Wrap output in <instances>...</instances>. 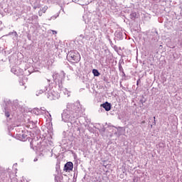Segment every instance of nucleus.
<instances>
[{"label": "nucleus", "mask_w": 182, "mask_h": 182, "mask_svg": "<svg viewBox=\"0 0 182 182\" xmlns=\"http://www.w3.org/2000/svg\"><path fill=\"white\" fill-rule=\"evenodd\" d=\"M80 103L75 102V104L68 103L67 105V109L62 113V120L65 123H69L72 122V116L74 118L77 119L80 116L81 113Z\"/></svg>", "instance_id": "1"}, {"label": "nucleus", "mask_w": 182, "mask_h": 182, "mask_svg": "<svg viewBox=\"0 0 182 182\" xmlns=\"http://www.w3.org/2000/svg\"><path fill=\"white\" fill-rule=\"evenodd\" d=\"M6 107H4V114L6 117H9L11 113H14L18 109V100L11 101V100L6 99L4 100Z\"/></svg>", "instance_id": "2"}, {"label": "nucleus", "mask_w": 182, "mask_h": 182, "mask_svg": "<svg viewBox=\"0 0 182 182\" xmlns=\"http://www.w3.org/2000/svg\"><path fill=\"white\" fill-rule=\"evenodd\" d=\"M36 147L37 151L39 153V156H45L48 153V151H52V148L49 146V145L45 142H42L40 144V145L35 146Z\"/></svg>", "instance_id": "3"}, {"label": "nucleus", "mask_w": 182, "mask_h": 182, "mask_svg": "<svg viewBox=\"0 0 182 182\" xmlns=\"http://www.w3.org/2000/svg\"><path fill=\"white\" fill-rule=\"evenodd\" d=\"M68 59L73 62V63H77L80 62V54L77 50H71L67 55Z\"/></svg>", "instance_id": "4"}, {"label": "nucleus", "mask_w": 182, "mask_h": 182, "mask_svg": "<svg viewBox=\"0 0 182 182\" xmlns=\"http://www.w3.org/2000/svg\"><path fill=\"white\" fill-rule=\"evenodd\" d=\"M45 92L48 99L50 100H56V99H59V94L57 92L53 91V90H50V87H48Z\"/></svg>", "instance_id": "5"}, {"label": "nucleus", "mask_w": 182, "mask_h": 182, "mask_svg": "<svg viewBox=\"0 0 182 182\" xmlns=\"http://www.w3.org/2000/svg\"><path fill=\"white\" fill-rule=\"evenodd\" d=\"M53 78L54 80H55V82H62V80L65 79V73L63 71H62L60 74L55 73L53 75Z\"/></svg>", "instance_id": "6"}, {"label": "nucleus", "mask_w": 182, "mask_h": 182, "mask_svg": "<svg viewBox=\"0 0 182 182\" xmlns=\"http://www.w3.org/2000/svg\"><path fill=\"white\" fill-rule=\"evenodd\" d=\"M73 170V163L72 162H68L65 166H64V171H72Z\"/></svg>", "instance_id": "7"}, {"label": "nucleus", "mask_w": 182, "mask_h": 182, "mask_svg": "<svg viewBox=\"0 0 182 182\" xmlns=\"http://www.w3.org/2000/svg\"><path fill=\"white\" fill-rule=\"evenodd\" d=\"M101 106L106 110V112H109L112 109V105L107 102L102 104Z\"/></svg>", "instance_id": "8"}, {"label": "nucleus", "mask_w": 182, "mask_h": 182, "mask_svg": "<svg viewBox=\"0 0 182 182\" xmlns=\"http://www.w3.org/2000/svg\"><path fill=\"white\" fill-rule=\"evenodd\" d=\"M17 136L18 140H21V141H25V140H26V135L24 134H18Z\"/></svg>", "instance_id": "9"}, {"label": "nucleus", "mask_w": 182, "mask_h": 182, "mask_svg": "<svg viewBox=\"0 0 182 182\" xmlns=\"http://www.w3.org/2000/svg\"><path fill=\"white\" fill-rule=\"evenodd\" d=\"M40 112H43L42 114H46L48 113V116H50V117H52L49 112L46 111V109H45V107L40 108Z\"/></svg>", "instance_id": "10"}, {"label": "nucleus", "mask_w": 182, "mask_h": 182, "mask_svg": "<svg viewBox=\"0 0 182 182\" xmlns=\"http://www.w3.org/2000/svg\"><path fill=\"white\" fill-rule=\"evenodd\" d=\"M11 72H12V73H14V75H16V76H21V74H19V73H18V70L15 68H11Z\"/></svg>", "instance_id": "11"}, {"label": "nucleus", "mask_w": 182, "mask_h": 182, "mask_svg": "<svg viewBox=\"0 0 182 182\" xmlns=\"http://www.w3.org/2000/svg\"><path fill=\"white\" fill-rule=\"evenodd\" d=\"M34 113H35V114L39 115V114H42V113H43V112H41V109H39V108H35Z\"/></svg>", "instance_id": "12"}, {"label": "nucleus", "mask_w": 182, "mask_h": 182, "mask_svg": "<svg viewBox=\"0 0 182 182\" xmlns=\"http://www.w3.org/2000/svg\"><path fill=\"white\" fill-rule=\"evenodd\" d=\"M92 73L94 76H100V73H99V70L96 69L92 70Z\"/></svg>", "instance_id": "13"}, {"label": "nucleus", "mask_w": 182, "mask_h": 182, "mask_svg": "<svg viewBox=\"0 0 182 182\" xmlns=\"http://www.w3.org/2000/svg\"><path fill=\"white\" fill-rule=\"evenodd\" d=\"M28 80V79H26V77H24L23 80H20L19 83L21 85V86H25V82Z\"/></svg>", "instance_id": "14"}, {"label": "nucleus", "mask_w": 182, "mask_h": 182, "mask_svg": "<svg viewBox=\"0 0 182 182\" xmlns=\"http://www.w3.org/2000/svg\"><path fill=\"white\" fill-rule=\"evenodd\" d=\"M46 11H48V6H45L43 7L42 9L41 10V11L43 12V14H45V12H46Z\"/></svg>", "instance_id": "15"}, {"label": "nucleus", "mask_w": 182, "mask_h": 182, "mask_svg": "<svg viewBox=\"0 0 182 182\" xmlns=\"http://www.w3.org/2000/svg\"><path fill=\"white\" fill-rule=\"evenodd\" d=\"M64 95H65V96L67 95L68 97H69V96H70V92L68 91V90H65Z\"/></svg>", "instance_id": "16"}, {"label": "nucleus", "mask_w": 182, "mask_h": 182, "mask_svg": "<svg viewBox=\"0 0 182 182\" xmlns=\"http://www.w3.org/2000/svg\"><path fill=\"white\" fill-rule=\"evenodd\" d=\"M42 93H43V90H40L36 93V96H39V95H42Z\"/></svg>", "instance_id": "17"}, {"label": "nucleus", "mask_w": 182, "mask_h": 182, "mask_svg": "<svg viewBox=\"0 0 182 182\" xmlns=\"http://www.w3.org/2000/svg\"><path fill=\"white\" fill-rule=\"evenodd\" d=\"M32 19H38V16L36 15L33 16Z\"/></svg>", "instance_id": "18"}, {"label": "nucleus", "mask_w": 182, "mask_h": 182, "mask_svg": "<svg viewBox=\"0 0 182 182\" xmlns=\"http://www.w3.org/2000/svg\"><path fill=\"white\" fill-rule=\"evenodd\" d=\"M154 124H156V117H154Z\"/></svg>", "instance_id": "19"}, {"label": "nucleus", "mask_w": 182, "mask_h": 182, "mask_svg": "<svg viewBox=\"0 0 182 182\" xmlns=\"http://www.w3.org/2000/svg\"><path fill=\"white\" fill-rule=\"evenodd\" d=\"M56 33H58L55 31H53V35H56Z\"/></svg>", "instance_id": "20"}, {"label": "nucleus", "mask_w": 182, "mask_h": 182, "mask_svg": "<svg viewBox=\"0 0 182 182\" xmlns=\"http://www.w3.org/2000/svg\"><path fill=\"white\" fill-rule=\"evenodd\" d=\"M42 11H38V15H39V16H41V15H42V13H41Z\"/></svg>", "instance_id": "21"}, {"label": "nucleus", "mask_w": 182, "mask_h": 182, "mask_svg": "<svg viewBox=\"0 0 182 182\" xmlns=\"http://www.w3.org/2000/svg\"><path fill=\"white\" fill-rule=\"evenodd\" d=\"M34 143H35V141H31V146H33V144H34Z\"/></svg>", "instance_id": "22"}, {"label": "nucleus", "mask_w": 182, "mask_h": 182, "mask_svg": "<svg viewBox=\"0 0 182 182\" xmlns=\"http://www.w3.org/2000/svg\"><path fill=\"white\" fill-rule=\"evenodd\" d=\"M90 2H92V1H87V3H85V5H87V4H90Z\"/></svg>", "instance_id": "23"}, {"label": "nucleus", "mask_w": 182, "mask_h": 182, "mask_svg": "<svg viewBox=\"0 0 182 182\" xmlns=\"http://www.w3.org/2000/svg\"><path fill=\"white\" fill-rule=\"evenodd\" d=\"M139 82H140V80H138L136 82V85H139Z\"/></svg>", "instance_id": "24"}, {"label": "nucleus", "mask_w": 182, "mask_h": 182, "mask_svg": "<svg viewBox=\"0 0 182 182\" xmlns=\"http://www.w3.org/2000/svg\"><path fill=\"white\" fill-rule=\"evenodd\" d=\"M144 123H146V121H143V122H141L142 124H144Z\"/></svg>", "instance_id": "25"}, {"label": "nucleus", "mask_w": 182, "mask_h": 182, "mask_svg": "<svg viewBox=\"0 0 182 182\" xmlns=\"http://www.w3.org/2000/svg\"><path fill=\"white\" fill-rule=\"evenodd\" d=\"M122 75H123L124 76H126V74H124V72H122Z\"/></svg>", "instance_id": "26"}, {"label": "nucleus", "mask_w": 182, "mask_h": 182, "mask_svg": "<svg viewBox=\"0 0 182 182\" xmlns=\"http://www.w3.org/2000/svg\"><path fill=\"white\" fill-rule=\"evenodd\" d=\"M34 161H38V159H34Z\"/></svg>", "instance_id": "27"}, {"label": "nucleus", "mask_w": 182, "mask_h": 182, "mask_svg": "<svg viewBox=\"0 0 182 182\" xmlns=\"http://www.w3.org/2000/svg\"><path fill=\"white\" fill-rule=\"evenodd\" d=\"M159 1H163V2H164V0H159Z\"/></svg>", "instance_id": "28"}, {"label": "nucleus", "mask_w": 182, "mask_h": 182, "mask_svg": "<svg viewBox=\"0 0 182 182\" xmlns=\"http://www.w3.org/2000/svg\"><path fill=\"white\" fill-rule=\"evenodd\" d=\"M21 75H23V73H21Z\"/></svg>", "instance_id": "29"}]
</instances>
